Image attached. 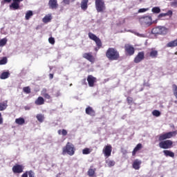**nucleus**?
Returning a JSON list of instances; mask_svg holds the SVG:
<instances>
[{
  "instance_id": "34",
  "label": "nucleus",
  "mask_w": 177,
  "mask_h": 177,
  "mask_svg": "<svg viewBox=\"0 0 177 177\" xmlns=\"http://www.w3.org/2000/svg\"><path fill=\"white\" fill-rule=\"evenodd\" d=\"M23 91L24 92V93H31V88H30V86H25L23 88Z\"/></svg>"
},
{
  "instance_id": "14",
  "label": "nucleus",
  "mask_w": 177,
  "mask_h": 177,
  "mask_svg": "<svg viewBox=\"0 0 177 177\" xmlns=\"http://www.w3.org/2000/svg\"><path fill=\"white\" fill-rule=\"evenodd\" d=\"M23 0H12V3L10 6V8H12L15 10H17L20 8V2Z\"/></svg>"
},
{
  "instance_id": "29",
  "label": "nucleus",
  "mask_w": 177,
  "mask_h": 177,
  "mask_svg": "<svg viewBox=\"0 0 177 177\" xmlns=\"http://www.w3.org/2000/svg\"><path fill=\"white\" fill-rule=\"evenodd\" d=\"M33 13L32 11L31 10H28L25 16V19L26 20H30V19L31 18V16H32Z\"/></svg>"
},
{
  "instance_id": "33",
  "label": "nucleus",
  "mask_w": 177,
  "mask_h": 177,
  "mask_svg": "<svg viewBox=\"0 0 177 177\" xmlns=\"http://www.w3.org/2000/svg\"><path fill=\"white\" fill-rule=\"evenodd\" d=\"M151 12L153 13H160L161 12V9L160 8V7H153L151 10Z\"/></svg>"
},
{
  "instance_id": "30",
  "label": "nucleus",
  "mask_w": 177,
  "mask_h": 177,
  "mask_svg": "<svg viewBox=\"0 0 177 177\" xmlns=\"http://www.w3.org/2000/svg\"><path fill=\"white\" fill-rule=\"evenodd\" d=\"M50 20H52V17H50V15H49V16L46 15L43 18L44 23H49V21H50Z\"/></svg>"
},
{
  "instance_id": "41",
  "label": "nucleus",
  "mask_w": 177,
  "mask_h": 177,
  "mask_svg": "<svg viewBox=\"0 0 177 177\" xmlns=\"http://www.w3.org/2000/svg\"><path fill=\"white\" fill-rule=\"evenodd\" d=\"M127 103L129 104H131L133 102V98H132V97H128L127 98Z\"/></svg>"
},
{
  "instance_id": "19",
  "label": "nucleus",
  "mask_w": 177,
  "mask_h": 177,
  "mask_svg": "<svg viewBox=\"0 0 177 177\" xmlns=\"http://www.w3.org/2000/svg\"><path fill=\"white\" fill-rule=\"evenodd\" d=\"M88 2H89V0H82L80 8L82 10H86L88 9Z\"/></svg>"
},
{
  "instance_id": "11",
  "label": "nucleus",
  "mask_w": 177,
  "mask_h": 177,
  "mask_svg": "<svg viewBox=\"0 0 177 177\" xmlns=\"http://www.w3.org/2000/svg\"><path fill=\"white\" fill-rule=\"evenodd\" d=\"M49 9L56 10L59 8V3H57V0H49L48 1Z\"/></svg>"
},
{
  "instance_id": "20",
  "label": "nucleus",
  "mask_w": 177,
  "mask_h": 177,
  "mask_svg": "<svg viewBox=\"0 0 177 177\" xmlns=\"http://www.w3.org/2000/svg\"><path fill=\"white\" fill-rule=\"evenodd\" d=\"M96 173V168L93 169V166H91L87 171V174L90 177H95V174Z\"/></svg>"
},
{
  "instance_id": "24",
  "label": "nucleus",
  "mask_w": 177,
  "mask_h": 177,
  "mask_svg": "<svg viewBox=\"0 0 177 177\" xmlns=\"http://www.w3.org/2000/svg\"><path fill=\"white\" fill-rule=\"evenodd\" d=\"M163 153L165 157H171V158H174V157H175V153L169 150H164Z\"/></svg>"
},
{
  "instance_id": "50",
  "label": "nucleus",
  "mask_w": 177,
  "mask_h": 177,
  "mask_svg": "<svg viewBox=\"0 0 177 177\" xmlns=\"http://www.w3.org/2000/svg\"><path fill=\"white\" fill-rule=\"evenodd\" d=\"M83 83L86 85V79H83Z\"/></svg>"
},
{
  "instance_id": "35",
  "label": "nucleus",
  "mask_w": 177,
  "mask_h": 177,
  "mask_svg": "<svg viewBox=\"0 0 177 177\" xmlns=\"http://www.w3.org/2000/svg\"><path fill=\"white\" fill-rule=\"evenodd\" d=\"M106 164L108 167H114L115 165V162L114 160H106Z\"/></svg>"
},
{
  "instance_id": "43",
  "label": "nucleus",
  "mask_w": 177,
  "mask_h": 177,
  "mask_svg": "<svg viewBox=\"0 0 177 177\" xmlns=\"http://www.w3.org/2000/svg\"><path fill=\"white\" fill-rule=\"evenodd\" d=\"M3 124V118L2 117V113L0 112V125H2Z\"/></svg>"
},
{
  "instance_id": "2",
  "label": "nucleus",
  "mask_w": 177,
  "mask_h": 177,
  "mask_svg": "<svg viewBox=\"0 0 177 177\" xmlns=\"http://www.w3.org/2000/svg\"><path fill=\"white\" fill-rule=\"evenodd\" d=\"M106 57L109 60L110 62H114L115 60H120L121 58L120 55V51L117 50L115 48H109L106 53Z\"/></svg>"
},
{
  "instance_id": "7",
  "label": "nucleus",
  "mask_w": 177,
  "mask_h": 177,
  "mask_svg": "<svg viewBox=\"0 0 177 177\" xmlns=\"http://www.w3.org/2000/svg\"><path fill=\"white\" fill-rule=\"evenodd\" d=\"M124 52L127 56H133V55H135V48L130 44H125Z\"/></svg>"
},
{
  "instance_id": "32",
  "label": "nucleus",
  "mask_w": 177,
  "mask_h": 177,
  "mask_svg": "<svg viewBox=\"0 0 177 177\" xmlns=\"http://www.w3.org/2000/svg\"><path fill=\"white\" fill-rule=\"evenodd\" d=\"M58 134L62 135V136H67V130L66 129H59L58 130Z\"/></svg>"
},
{
  "instance_id": "44",
  "label": "nucleus",
  "mask_w": 177,
  "mask_h": 177,
  "mask_svg": "<svg viewBox=\"0 0 177 177\" xmlns=\"http://www.w3.org/2000/svg\"><path fill=\"white\" fill-rule=\"evenodd\" d=\"M63 3L65 5H70V0H63Z\"/></svg>"
},
{
  "instance_id": "38",
  "label": "nucleus",
  "mask_w": 177,
  "mask_h": 177,
  "mask_svg": "<svg viewBox=\"0 0 177 177\" xmlns=\"http://www.w3.org/2000/svg\"><path fill=\"white\" fill-rule=\"evenodd\" d=\"M6 63H8V58H6V57H3V59L0 60V65L6 64Z\"/></svg>"
},
{
  "instance_id": "37",
  "label": "nucleus",
  "mask_w": 177,
  "mask_h": 177,
  "mask_svg": "<svg viewBox=\"0 0 177 177\" xmlns=\"http://www.w3.org/2000/svg\"><path fill=\"white\" fill-rule=\"evenodd\" d=\"M152 114L155 117H160V115H161V112H160V111L158 110H154L153 111Z\"/></svg>"
},
{
  "instance_id": "48",
  "label": "nucleus",
  "mask_w": 177,
  "mask_h": 177,
  "mask_svg": "<svg viewBox=\"0 0 177 177\" xmlns=\"http://www.w3.org/2000/svg\"><path fill=\"white\" fill-rule=\"evenodd\" d=\"M49 78H50V80H53V74L50 73V74H49Z\"/></svg>"
},
{
  "instance_id": "4",
  "label": "nucleus",
  "mask_w": 177,
  "mask_h": 177,
  "mask_svg": "<svg viewBox=\"0 0 177 177\" xmlns=\"http://www.w3.org/2000/svg\"><path fill=\"white\" fill-rule=\"evenodd\" d=\"M95 9L98 13H103L106 10L104 0H95Z\"/></svg>"
},
{
  "instance_id": "53",
  "label": "nucleus",
  "mask_w": 177,
  "mask_h": 177,
  "mask_svg": "<svg viewBox=\"0 0 177 177\" xmlns=\"http://www.w3.org/2000/svg\"><path fill=\"white\" fill-rule=\"evenodd\" d=\"M74 1H75V0H73V2H74Z\"/></svg>"
},
{
  "instance_id": "1",
  "label": "nucleus",
  "mask_w": 177,
  "mask_h": 177,
  "mask_svg": "<svg viewBox=\"0 0 177 177\" xmlns=\"http://www.w3.org/2000/svg\"><path fill=\"white\" fill-rule=\"evenodd\" d=\"M177 131H169L167 133H162L158 136V141L160 142L158 146L160 149H164L167 150V149H172L174 147V142L171 140V138H174L176 136Z\"/></svg>"
},
{
  "instance_id": "18",
  "label": "nucleus",
  "mask_w": 177,
  "mask_h": 177,
  "mask_svg": "<svg viewBox=\"0 0 177 177\" xmlns=\"http://www.w3.org/2000/svg\"><path fill=\"white\" fill-rule=\"evenodd\" d=\"M142 21H144V23L148 26H151L152 24V19H151V17L150 16H147V17H142Z\"/></svg>"
},
{
  "instance_id": "51",
  "label": "nucleus",
  "mask_w": 177,
  "mask_h": 177,
  "mask_svg": "<svg viewBox=\"0 0 177 177\" xmlns=\"http://www.w3.org/2000/svg\"><path fill=\"white\" fill-rule=\"evenodd\" d=\"M174 55H177V51L174 53Z\"/></svg>"
},
{
  "instance_id": "52",
  "label": "nucleus",
  "mask_w": 177,
  "mask_h": 177,
  "mask_svg": "<svg viewBox=\"0 0 177 177\" xmlns=\"http://www.w3.org/2000/svg\"><path fill=\"white\" fill-rule=\"evenodd\" d=\"M174 103H177V101H175Z\"/></svg>"
},
{
  "instance_id": "15",
  "label": "nucleus",
  "mask_w": 177,
  "mask_h": 177,
  "mask_svg": "<svg viewBox=\"0 0 177 177\" xmlns=\"http://www.w3.org/2000/svg\"><path fill=\"white\" fill-rule=\"evenodd\" d=\"M84 59H86L91 63H93L95 62V57L92 55V53H86L83 55Z\"/></svg>"
},
{
  "instance_id": "8",
  "label": "nucleus",
  "mask_w": 177,
  "mask_h": 177,
  "mask_svg": "<svg viewBox=\"0 0 177 177\" xmlns=\"http://www.w3.org/2000/svg\"><path fill=\"white\" fill-rule=\"evenodd\" d=\"M97 79L93 77V75H88L87 82H88V86H90L91 88H93V86H95V83L97 82Z\"/></svg>"
},
{
  "instance_id": "28",
  "label": "nucleus",
  "mask_w": 177,
  "mask_h": 177,
  "mask_svg": "<svg viewBox=\"0 0 177 177\" xmlns=\"http://www.w3.org/2000/svg\"><path fill=\"white\" fill-rule=\"evenodd\" d=\"M36 118L39 121V122H44V120H45V116L42 114H37Z\"/></svg>"
},
{
  "instance_id": "23",
  "label": "nucleus",
  "mask_w": 177,
  "mask_h": 177,
  "mask_svg": "<svg viewBox=\"0 0 177 177\" xmlns=\"http://www.w3.org/2000/svg\"><path fill=\"white\" fill-rule=\"evenodd\" d=\"M35 104L37 106H42V104H44L45 100H44V97H38V98L35 101Z\"/></svg>"
},
{
  "instance_id": "9",
  "label": "nucleus",
  "mask_w": 177,
  "mask_h": 177,
  "mask_svg": "<svg viewBox=\"0 0 177 177\" xmlns=\"http://www.w3.org/2000/svg\"><path fill=\"white\" fill-rule=\"evenodd\" d=\"M142 60H145V52L141 51L138 53V55L134 58V63H140Z\"/></svg>"
},
{
  "instance_id": "31",
  "label": "nucleus",
  "mask_w": 177,
  "mask_h": 177,
  "mask_svg": "<svg viewBox=\"0 0 177 177\" xmlns=\"http://www.w3.org/2000/svg\"><path fill=\"white\" fill-rule=\"evenodd\" d=\"M91 153H92V149L89 148H84L82 150V154L86 155V154H91Z\"/></svg>"
},
{
  "instance_id": "47",
  "label": "nucleus",
  "mask_w": 177,
  "mask_h": 177,
  "mask_svg": "<svg viewBox=\"0 0 177 177\" xmlns=\"http://www.w3.org/2000/svg\"><path fill=\"white\" fill-rule=\"evenodd\" d=\"M21 177H28V171H26L22 174Z\"/></svg>"
},
{
  "instance_id": "42",
  "label": "nucleus",
  "mask_w": 177,
  "mask_h": 177,
  "mask_svg": "<svg viewBox=\"0 0 177 177\" xmlns=\"http://www.w3.org/2000/svg\"><path fill=\"white\" fill-rule=\"evenodd\" d=\"M172 15H173V12H172V10H168V12H166V16H169L171 17Z\"/></svg>"
},
{
  "instance_id": "5",
  "label": "nucleus",
  "mask_w": 177,
  "mask_h": 177,
  "mask_svg": "<svg viewBox=\"0 0 177 177\" xmlns=\"http://www.w3.org/2000/svg\"><path fill=\"white\" fill-rule=\"evenodd\" d=\"M168 32V29L164 26H157L152 29V33L155 35H165Z\"/></svg>"
},
{
  "instance_id": "22",
  "label": "nucleus",
  "mask_w": 177,
  "mask_h": 177,
  "mask_svg": "<svg viewBox=\"0 0 177 177\" xmlns=\"http://www.w3.org/2000/svg\"><path fill=\"white\" fill-rule=\"evenodd\" d=\"M8 109V100L0 102V111H4Z\"/></svg>"
},
{
  "instance_id": "27",
  "label": "nucleus",
  "mask_w": 177,
  "mask_h": 177,
  "mask_svg": "<svg viewBox=\"0 0 177 177\" xmlns=\"http://www.w3.org/2000/svg\"><path fill=\"white\" fill-rule=\"evenodd\" d=\"M41 95H42L46 99L49 100V99L51 98L50 95L48 93H46V88H44V89L42 90V91H41Z\"/></svg>"
},
{
  "instance_id": "45",
  "label": "nucleus",
  "mask_w": 177,
  "mask_h": 177,
  "mask_svg": "<svg viewBox=\"0 0 177 177\" xmlns=\"http://www.w3.org/2000/svg\"><path fill=\"white\" fill-rule=\"evenodd\" d=\"M171 6H177V0L171 2Z\"/></svg>"
},
{
  "instance_id": "40",
  "label": "nucleus",
  "mask_w": 177,
  "mask_h": 177,
  "mask_svg": "<svg viewBox=\"0 0 177 177\" xmlns=\"http://www.w3.org/2000/svg\"><path fill=\"white\" fill-rule=\"evenodd\" d=\"M48 42H49V44H51V45H55V38L50 37L48 39Z\"/></svg>"
},
{
  "instance_id": "10",
  "label": "nucleus",
  "mask_w": 177,
  "mask_h": 177,
  "mask_svg": "<svg viewBox=\"0 0 177 177\" xmlns=\"http://www.w3.org/2000/svg\"><path fill=\"white\" fill-rule=\"evenodd\" d=\"M113 150V147L111 145H106L103 149V153L105 157H110L111 156V151Z\"/></svg>"
},
{
  "instance_id": "25",
  "label": "nucleus",
  "mask_w": 177,
  "mask_h": 177,
  "mask_svg": "<svg viewBox=\"0 0 177 177\" xmlns=\"http://www.w3.org/2000/svg\"><path fill=\"white\" fill-rule=\"evenodd\" d=\"M9 75H10V73H9V72H3L0 75V79L6 80V78H9Z\"/></svg>"
},
{
  "instance_id": "17",
  "label": "nucleus",
  "mask_w": 177,
  "mask_h": 177,
  "mask_svg": "<svg viewBox=\"0 0 177 177\" xmlns=\"http://www.w3.org/2000/svg\"><path fill=\"white\" fill-rule=\"evenodd\" d=\"M86 114H88V115H91V117H95V115H96L95 110H93V109L91 106H88L86 109Z\"/></svg>"
},
{
  "instance_id": "26",
  "label": "nucleus",
  "mask_w": 177,
  "mask_h": 177,
  "mask_svg": "<svg viewBox=\"0 0 177 177\" xmlns=\"http://www.w3.org/2000/svg\"><path fill=\"white\" fill-rule=\"evenodd\" d=\"M15 122L16 124H17L18 125H23V124H25L26 120H24V118H17L15 120Z\"/></svg>"
},
{
  "instance_id": "16",
  "label": "nucleus",
  "mask_w": 177,
  "mask_h": 177,
  "mask_svg": "<svg viewBox=\"0 0 177 177\" xmlns=\"http://www.w3.org/2000/svg\"><path fill=\"white\" fill-rule=\"evenodd\" d=\"M141 164L142 161L139 160L138 159H136L133 162L132 167L133 169L138 170L140 169Z\"/></svg>"
},
{
  "instance_id": "36",
  "label": "nucleus",
  "mask_w": 177,
  "mask_h": 177,
  "mask_svg": "<svg viewBox=\"0 0 177 177\" xmlns=\"http://www.w3.org/2000/svg\"><path fill=\"white\" fill-rule=\"evenodd\" d=\"M8 42V39L3 38L0 40V46H5Z\"/></svg>"
},
{
  "instance_id": "49",
  "label": "nucleus",
  "mask_w": 177,
  "mask_h": 177,
  "mask_svg": "<svg viewBox=\"0 0 177 177\" xmlns=\"http://www.w3.org/2000/svg\"><path fill=\"white\" fill-rule=\"evenodd\" d=\"M3 1L10 3V2H12V0H3Z\"/></svg>"
},
{
  "instance_id": "46",
  "label": "nucleus",
  "mask_w": 177,
  "mask_h": 177,
  "mask_svg": "<svg viewBox=\"0 0 177 177\" xmlns=\"http://www.w3.org/2000/svg\"><path fill=\"white\" fill-rule=\"evenodd\" d=\"M167 16V14L166 13H160L159 15H158V17L161 18V17H165Z\"/></svg>"
},
{
  "instance_id": "21",
  "label": "nucleus",
  "mask_w": 177,
  "mask_h": 177,
  "mask_svg": "<svg viewBox=\"0 0 177 177\" xmlns=\"http://www.w3.org/2000/svg\"><path fill=\"white\" fill-rule=\"evenodd\" d=\"M143 148V145H142V144L138 143L136 147L134 148V149L132 151V156H136V152L139 151V150H142V149Z\"/></svg>"
},
{
  "instance_id": "6",
  "label": "nucleus",
  "mask_w": 177,
  "mask_h": 177,
  "mask_svg": "<svg viewBox=\"0 0 177 177\" xmlns=\"http://www.w3.org/2000/svg\"><path fill=\"white\" fill-rule=\"evenodd\" d=\"M88 38L91 39L92 41H94L95 42L97 49H100L102 48L103 44L102 43V40L96 35L89 32H88Z\"/></svg>"
},
{
  "instance_id": "3",
  "label": "nucleus",
  "mask_w": 177,
  "mask_h": 177,
  "mask_svg": "<svg viewBox=\"0 0 177 177\" xmlns=\"http://www.w3.org/2000/svg\"><path fill=\"white\" fill-rule=\"evenodd\" d=\"M62 154H68V156H74L75 154V147L70 142H67L66 146L62 148Z\"/></svg>"
},
{
  "instance_id": "13",
  "label": "nucleus",
  "mask_w": 177,
  "mask_h": 177,
  "mask_svg": "<svg viewBox=\"0 0 177 177\" xmlns=\"http://www.w3.org/2000/svg\"><path fill=\"white\" fill-rule=\"evenodd\" d=\"M23 169V165H15L12 167V172L14 174H21Z\"/></svg>"
},
{
  "instance_id": "39",
  "label": "nucleus",
  "mask_w": 177,
  "mask_h": 177,
  "mask_svg": "<svg viewBox=\"0 0 177 177\" xmlns=\"http://www.w3.org/2000/svg\"><path fill=\"white\" fill-rule=\"evenodd\" d=\"M147 10H149V8H140L138 13H145V12H147Z\"/></svg>"
},
{
  "instance_id": "12",
  "label": "nucleus",
  "mask_w": 177,
  "mask_h": 177,
  "mask_svg": "<svg viewBox=\"0 0 177 177\" xmlns=\"http://www.w3.org/2000/svg\"><path fill=\"white\" fill-rule=\"evenodd\" d=\"M147 56L151 57L152 59H156L158 56V51L155 48H151L149 52L147 53Z\"/></svg>"
}]
</instances>
